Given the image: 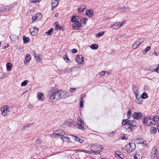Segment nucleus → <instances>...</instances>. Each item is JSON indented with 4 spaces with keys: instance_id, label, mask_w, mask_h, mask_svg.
<instances>
[{
    "instance_id": "nucleus-45",
    "label": "nucleus",
    "mask_w": 159,
    "mask_h": 159,
    "mask_svg": "<svg viewBox=\"0 0 159 159\" xmlns=\"http://www.w3.org/2000/svg\"><path fill=\"white\" fill-rule=\"evenodd\" d=\"M127 119H123L122 122V124L123 125H127Z\"/></svg>"
},
{
    "instance_id": "nucleus-10",
    "label": "nucleus",
    "mask_w": 159,
    "mask_h": 159,
    "mask_svg": "<svg viewBox=\"0 0 159 159\" xmlns=\"http://www.w3.org/2000/svg\"><path fill=\"white\" fill-rule=\"evenodd\" d=\"M81 24L80 23L79 21H77L73 24L72 27L74 30H78L81 26Z\"/></svg>"
},
{
    "instance_id": "nucleus-5",
    "label": "nucleus",
    "mask_w": 159,
    "mask_h": 159,
    "mask_svg": "<svg viewBox=\"0 0 159 159\" xmlns=\"http://www.w3.org/2000/svg\"><path fill=\"white\" fill-rule=\"evenodd\" d=\"M103 148L101 147V146L98 144H94L92 145L91 147V149L93 151V153L95 152L94 150L97 151L100 150L102 149Z\"/></svg>"
},
{
    "instance_id": "nucleus-32",
    "label": "nucleus",
    "mask_w": 159,
    "mask_h": 159,
    "mask_svg": "<svg viewBox=\"0 0 159 159\" xmlns=\"http://www.w3.org/2000/svg\"><path fill=\"white\" fill-rule=\"evenodd\" d=\"M63 58L64 60L67 63L71 62L70 61L69 59L67 54H65L63 56Z\"/></svg>"
},
{
    "instance_id": "nucleus-12",
    "label": "nucleus",
    "mask_w": 159,
    "mask_h": 159,
    "mask_svg": "<svg viewBox=\"0 0 159 159\" xmlns=\"http://www.w3.org/2000/svg\"><path fill=\"white\" fill-rule=\"evenodd\" d=\"M74 122L73 121H66L63 124V126L64 128H66L67 127H71L74 125Z\"/></svg>"
},
{
    "instance_id": "nucleus-64",
    "label": "nucleus",
    "mask_w": 159,
    "mask_h": 159,
    "mask_svg": "<svg viewBox=\"0 0 159 159\" xmlns=\"http://www.w3.org/2000/svg\"><path fill=\"white\" fill-rule=\"evenodd\" d=\"M8 47V45L7 46H4L3 47H2V48L3 49H6L7 47Z\"/></svg>"
},
{
    "instance_id": "nucleus-53",
    "label": "nucleus",
    "mask_w": 159,
    "mask_h": 159,
    "mask_svg": "<svg viewBox=\"0 0 159 159\" xmlns=\"http://www.w3.org/2000/svg\"><path fill=\"white\" fill-rule=\"evenodd\" d=\"M76 89L75 88H71L70 89V91L71 93H73L75 91Z\"/></svg>"
},
{
    "instance_id": "nucleus-39",
    "label": "nucleus",
    "mask_w": 159,
    "mask_h": 159,
    "mask_svg": "<svg viewBox=\"0 0 159 159\" xmlns=\"http://www.w3.org/2000/svg\"><path fill=\"white\" fill-rule=\"evenodd\" d=\"M104 31H101L97 34L96 35V37H99L101 36H102L104 34Z\"/></svg>"
},
{
    "instance_id": "nucleus-57",
    "label": "nucleus",
    "mask_w": 159,
    "mask_h": 159,
    "mask_svg": "<svg viewBox=\"0 0 159 159\" xmlns=\"http://www.w3.org/2000/svg\"><path fill=\"white\" fill-rule=\"evenodd\" d=\"M83 101H80V107H81L82 108H83Z\"/></svg>"
},
{
    "instance_id": "nucleus-33",
    "label": "nucleus",
    "mask_w": 159,
    "mask_h": 159,
    "mask_svg": "<svg viewBox=\"0 0 159 159\" xmlns=\"http://www.w3.org/2000/svg\"><path fill=\"white\" fill-rule=\"evenodd\" d=\"M98 48V45L96 44H92L90 46V48L92 49H97Z\"/></svg>"
},
{
    "instance_id": "nucleus-19",
    "label": "nucleus",
    "mask_w": 159,
    "mask_h": 159,
    "mask_svg": "<svg viewBox=\"0 0 159 159\" xmlns=\"http://www.w3.org/2000/svg\"><path fill=\"white\" fill-rule=\"evenodd\" d=\"M115 154L121 159H123L124 157V156L123 153L118 151H116L115 152Z\"/></svg>"
},
{
    "instance_id": "nucleus-20",
    "label": "nucleus",
    "mask_w": 159,
    "mask_h": 159,
    "mask_svg": "<svg viewBox=\"0 0 159 159\" xmlns=\"http://www.w3.org/2000/svg\"><path fill=\"white\" fill-rule=\"evenodd\" d=\"M38 98L39 100L43 101L44 99L43 94L40 92L38 93Z\"/></svg>"
},
{
    "instance_id": "nucleus-51",
    "label": "nucleus",
    "mask_w": 159,
    "mask_h": 159,
    "mask_svg": "<svg viewBox=\"0 0 159 159\" xmlns=\"http://www.w3.org/2000/svg\"><path fill=\"white\" fill-rule=\"evenodd\" d=\"M154 70L155 71L159 73V64L158 65L157 67L154 69Z\"/></svg>"
},
{
    "instance_id": "nucleus-34",
    "label": "nucleus",
    "mask_w": 159,
    "mask_h": 159,
    "mask_svg": "<svg viewBox=\"0 0 159 159\" xmlns=\"http://www.w3.org/2000/svg\"><path fill=\"white\" fill-rule=\"evenodd\" d=\"M53 30V28H51L48 31L46 32V34L48 36L50 35L52 33Z\"/></svg>"
},
{
    "instance_id": "nucleus-25",
    "label": "nucleus",
    "mask_w": 159,
    "mask_h": 159,
    "mask_svg": "<svg viewBox=\"0 0 159 159\" xmlns=\"http://www.w3.org/2000/svg\"><path fill=\"white\" fill-rule=\"evenodd\" d=\"M133 92L134 94H135L136 98L138 97V93L139 91L137 89L136 87H134L133 89Z\"/></svg>"
},
{
    "instance_id": "nucleus-29",
    "label": "nucleus",
    "mask_w": 159,
    "mask_h": 159,
    "mask_svg": "<svg viewBox=\"0 0 159 159\" xmlns=\"http://www.w3.org/2000/svg\"><path fill=\"white\" fill-rule=\"evenodd\" d=\"M140 43H139L138 42L136 41L135 43L133 44L132 48L134 49H136L138 47Z\"/></svg>"
},
{
    "instance_id": "nucleus-23",
    "label": "nucleus",
    "mask_w": 159,
    "mask_h": 159,
    "mask_svg": "<svg viewBox=\"0 0 159 159\" xmlns=\"http://www.w3.org/2000/svg\"><path fill=\"white\" fill-rule=\"evenodd\" d=\"M153 119L154 121H159V113H156L153 117Z\"/></svg>"
},
{
    "instance_id": "nucleus-49",
    "label": "nucleus",
    "mask_w": 159,
    "mask_h": 159,
    "mask_svg": "<svg viewBox=\"0 0 159 159\" xmlns=\"http://www.w3.org/2000/svg\"><path fill=\"white\" fill-rule=\"evenodd\" d=\"M88 19L87 18H83V20H81V21H82V23L83 24H86V21H87Z\"/></svg>"
},
{
    "instance_id": "nucleus-14",
    "label": "nucleus",
    "mask_w": 159,
    "mask_h": 159,
    "mask_svg": "<svg viewBox=\"0 0 159 159\" xmlns=\"http://www.w3.org/2000/svg\"><path fill=\"white\" fill-rule=\"evenodd\" d=\"M77 124L78 128L80 129H82L84 127L83 122L81 120H79L77 121Z\"/></svg>"
},
{
    "instance_id": "nucleus-16",
    "label": "nucleus",
    "mask_w": 159,
    "mask_h": 159,
    "mask_svg": "<svg viewBox=\"0 0 159 159\" xmlns=\"http://www.w3.org/2000/svg\"><path fill=\"white\" fill-rule=\"evenodd\" d=\"M86 8V6L85 5H80L78 8V12L80 13L81 12Z\"/></svg>"
},
{
    "instance_id": "nucleus-18",
    "label": "nucleus",
    "mask_w": 159,
    "mask_h": 159,
    "mask_svg": "<svg viewBox=\"0 0 159 159\" xmlns=\"http://www.w3.org/2000/svg\"><path fill=\"white\" fill-rule=\"evenodd\" d=\"M158 152L157 148L156 147H154L152 150L151 155H158Z\"/></svg>"
},
{
    "instance_id": "nucleus-11",
    "label": "nucleus",
    "mask_w": 159,
    "mask_h": 159,
    "mask_svg": "<svg viewBox=\"0 0 159 159\" xmlns=\"http://www.w3.org/2000/svg\"><path fill=\"white\" fill-rule=\"evenodd\" d=\"M78 64H81L84 61V58L82 55H78L77 56L75 60Z\"/></svg>"
},
{
    "instance_id": "nucleus-4",
    "label": "nucleus",
    "mask_w": 159,
    "mask_h": 159,
    "mask_svg": "<svg viewBox=\"0 0 159 159\" xmlns=\"http://www.w3.org/2000/svg\"><path fill=\"white\" fill-rule=\"evenodd\" d=\"M144 125H152L153 123L151 121V118L145 117L143 121Z\"/></svg>"
},
{
    "instance_id": "nucleus-3",
    "label": "nucleus",
    "mask_w": 159,
    "mask_h": 159,
    "mask_svg": "<svg viewBox=\"0 0 159 159\" xmlns=\"http://www.w3.org/2000/svg\"><path fill=\"white\" fill-rule=\"evenodd\" d=\"M2 113L3 116H5L8 115L10 112L9 110V106L5 105L2 107L1 109Z\"/></svg>"
},
{
    "instance_id": "nucleus-62",
    "label": "nucleus",
    "mask_w": 159,
    "mask_h": 159,
    "mask_svg": "<svg viewBox=\"0 0 159 159\" xmlns=\"http://www.w3.org/2000/svg\"><path fill=\"white\" fill-rule=\"evenodd\" d=\"M33 106L32 105L30 104L28 105V107L29 108H32L33 107Z\"/></svg>"
},
{
    "instance_id": "nucleus-35",
    "label": "nucleus",
    "mask_w": 159,
    "mask_h": 159,
    "mask_svg": "<svg viewBox=\"0 0 159 159\" xmlns=\"http://www.w3.org/2000/svg\"><path fill=\"white\" fill-rule=\"evenodd\" d=\"M23 39L24 42L25 43H28L30 40L29 37H26L25 36H23Z\"/></svg>"
},
{
    "instance_id": "nucleus-27",
    "label": "nucleus",
    "mask_w": 159,
    "mask_h": 159,
    "mask_svg": "<svg viewBox=\"0 0 159 159\" xmlns=\"http://www.w3.org/2000/svg\"><path fill=\"white\" fill-rule=\"evenodd\" d=\"M12 65L10 62H8L6 64L7 70L8 71H10L11 69Z\"/></svg>"
},
{
    "instance_id": "nucleus-54",
    "label": "nucleus",
    "mask_w": 159,
    "mask_h": 159,
    "mask_svg": "<svg viewBox=\"0 0 159 159\" xmlns=\"http://www.w3.org/2000/svg\"><path fill=\"white\" fill-rule=\"evenodd\" d=\"M128 129H130V131H131L132 130V128L133 126V125H128Z\"/></svg>"
},
{
    "instance_id": "nucleus-15",
    "label": "nucleus",
    "mask_w": 159,
    "mask_h": 159,
    "mask_svg": "<svg viewBox=\"0 0 159 159\" xmlns=\"http://www.w3.org/2000/svg\"><path fill=\"white\" fill-rule=\"evenodd\" d=\"M71 136L72 137V139H73L75 141H76L79 143H82L84 141V140L78 137L77 136L73 135H71Z\"/></svg>"
},
{
    "instance_id": "nucleus-41",
    "label": "nucleus",
    "mask_w": 159,
    "mask_h": 159,
    "mask_svg": "<svg viewBox=\"0 0 159 159\" xmlns=\"http://www.w3.org/2000/svg\"><path fill=\"white\" fill-rule=\"evenodd\" d=\"M148 97V95L147 93L145 92L143 93L141 95V97L143 99H146Z\"/></svg>"
},
{
    "instance_id": "nucleus-42",
    "label": "nucleus",
    "mask_w": 159,
    "mask_h": 159,
    "mask_svg": "<svg viewBox=\"0 0 159 159\" xmlns=\"http://www.w3.org/2000/svg\"><path fill=\"white\" fill-rule=\"evenodd\" d=\"M58 132H59L60 136H62L64 135L65 134V132L63 130H59L58 131Z\"/></svg>"
},
{
    "instance_id": "nucleus-21",
    "label": "nucleus",
    "mask_w": 159,
    "mask_h": 159,
    "mask_svg": "<svg viewBox=\"0 0 159 159\" xmlns=\"http://www.w3.org/2000/svg\"><path fill=\"white\" fill-rule=\"evenodd\" d=\"M10 38L11 40L12 41H15L18 39V37L14 34H11L10 36Z\"/></svg>"
},
{
    "instance_id": "nucleus-55",
    "label": "nucleus",
    "mask_w": 159,
    "mask_h": 159,
    "mask_svg": "<svg viewBox=\"0 0 159 159\" xmlns=\"http://www.w3.org/2000/svg\"><path fill=\"white\" fill-rule=\"evenodd\" d=\"M71 51L72 52V53H75L77 52V50L76 49L74 48L71 50Z\"/></svg>"
},
{
    "instance_id": "nucleus-24",
    "label": "nucleus",
    "mask_w": 159,
    "mask_h": 159,
    "mask_svg": "<svg viewBox=\"0 0 159 159\" xmlns=\"http://www.w3.org/2000/svg\"><path fill=\"white\" fill-rule=\"evenodd\" d=\"M150 132L152 134H155L157 131V129L156 128L154 127H152L150 129Z\"/></svg>"
},
{
    "instance_id": "nucleus-31",
    "label": "nucleus",
    "mask_w": 159,
    "mask_h": 159,
    "mask_svg": "<svg viewBox=\"0 0 159 159\" xmlns=\"http://www.w3.org/2000/svg\"><path fill=\"white\" fill-rule=\"evenodd\" d=\"M150 49L151 47L150 46H147L144 50L143 51V54L146 53L148 52L150 50Z\"/></svg>"
},
{
    "instance_id": "nucleus-46",
    "label": "nucleus",
    "mask_w": 159,
    "mask_h": 159,
    "mask_svg": "<svg viewBox=\"0 0 159 159\" xmlns=\"http://www.w3.org/2000/svg\"><path fill=\"white\" fill-rule=\"evenodd\" d=\"M132 111V110L131 109H129L127 113V116L128 117V118H129L130 117V116L131 115V112Z\"/></svg>"
},
{
    "instance_id": "nucleus-30",
    "label": "nucleus",
    "mask_w": 159,
    "mask_h": 159,
    "mask_svg": "<svg viewBox=\"0 0 159 159\" xmlns=\"http://www.w3.org/2000/svg\"><path fill=\"white\" fill-rule=\"evenodd\" d=\"M35 60L36 61L38 62H41L42 61V59L40 57L39 55V54L37 55V56L35 58Z\"/></svg>"
},
{
    "instance_id": "nucleus-59",
    "label": "nucleus",
    "mask_w": 159,
    "mask_h": 159,
    "mask_svg": "<svg viewBox=\"0 0 159 159\" xmlns=\"http://www.w3.org/2000/svg\"><path fill=\"white\" fill-rule=\"evenodd\" d=\"M29 126H30L29 125H27L26 126H25L23 127V130L25 129L26 128L29 127Z\"/></svg>"
},
{
    "instance_id": "nucleus-40",
    "label": "nucleus",
    "mask_w": 159,
    "mask_h": 159,
    "mask_svg": "<svg viewBox=\"0 0 159 159\" xmlns=\"http://www.w3.org/2000/svg\"><path fill=\"white\" fill-rule=\"evenodd\" d=\"M144 41V39L143 38H139L137 41V42H138V43H140V44L143 43Z\"/></svg>"
},
{
    "instance_id": "nucleus-22",
    "label": "nucleus",
    "mask_w": 159,
    "mask_h": 159,
    "mask_svg": "<svg viewBox=\"0 0 159 159\" xmlns=\"http://www.w3.org/2000/svg\"><path fill=\"white\" fill-rule=\"evenodd\" d=\"M30 60L31 57L30 55L29 54H27L26 57L25 58V59L24 60L25 64H26L25 63L28 62L30 61Z\"/></svg>"
},
{
    "instance_id": "nucleus-36",
    "label": "nucleus",
    "mask_w": 159,
    "mask_h": 159,
    "mask_svg": "<svg viewBox=\"0 0 159 159\" xmlns=\"http://www.w3.org/2000/svg\"><path fill=\"white\" fill-rule=\"evenodd\" d=\"M77 17H78V16H72L71 17V21L72 22H75L76 21V20H77Z\"/></svg>"
},
{
    "instance_id": "nucleus-48",
    "label": "nucleus",
    "mask_w": 159,
    "mask_h": 159,
    "mask_svg": "<svg viewBox=\"0 0 159 159\" xmlns=\"http://www.w3.org/2000/svg\"><path fill=\"white\" fill-rule=\"evenodd\" d=\"M134 121L133 120H129L127 119L128 125H133V123Z\"/></svg>"
},
{
    "instance_id": "nucleus-37",
    "label": "nucleus",
    "mask_w": 159,
    "mask_h": 159,
    "mask_svg": "<svg viewBox=\"0 0 159 159\" xmlns=\"http://www.w3.org/2000/svg\"><path fill=\"white\" fill-rule=\"evenodd\" d=\"M136 102L138 104H140L142 102V98H139L138 96V97L136 98Z\"/></svg>"
},
{
    "instance_id": "nucleus-63",
    "label": "nucleus",
    "mask_w": 159,
    "mask_h": 159,
    "mask_svg": "<svg viewBox=\"0 0 159 159\" xmlns=\"http://www.w3.org/2000/svg\"><path fill=\"white\" fill-rule=\"evenodd\" d=\"M55 17H58L59 16L58 13H56L55 15Z\"/></svg>"
},
{
    "instance_id": "nucleus-43",
    "label": "nucleus",
    "mask_w": 159,
    "mask_h": 159,
    "mask_svg": "<svg viewBox=\"0 0 159 159\" xmlns=\"http://www.w3.org/2000/svg\"><path fill=\"white\" fill-rule=\"evenodd\" d=\"M152 159H158V155H151Z\"/></svg>"
},
{
    "instance_id": "nucleus-8",
    "label": "nucleus",
    "mask_w": 159,
    "mask_h": 159,
    "mask_svg": "<svg viewBox=\"0 0 159 159\" xmlns=\"http://www.w3.org/2000/svg\"><path fill=\"white\" fill-rule=\"evenodd\" d=\"M30 32L32 35L35 36L38 33V29L35 27H32L30 29Z\"/></svg>"
},
{
    "instance_id": "nucleus-1",
    "label": "nucleus",
    "mask_w": 159,
    "mask_h": 159,
    "mask_svg": "<svg viewBox=\"0 0 159 159\" xmlns=\"http://www.w3.org/2000/svg\"><path fill=\"white\" fill-rule=\"evenodd\" d=\"M68 95L66 91L63 90H57L55 88H52L49 90L48 94L51 102H56L62 98L67 97Z\"/></svg>"
},
{
    "instance_id": "nucleus-52",
    "label": "nucleus",
    "mask_w": 159,
    "mask_h": 159,
    "mask_svg": "<svg viewBox=\"0 0 159 159\" xmlns=\"http://www.w3.org/2000/svg\"><path fill=\"white\" fill-rule=\"evenodd\" d=\"M106 72H107V71H102L99 73V75L101 76H103L106 74Z\"/></svg>"
},
{
    "instance_id": "nucleus-58",
    "label": "nucleus",
    "mask_w": 159,
    "mask_h": 159,
    "mask_svg": "<svg viewBox=\"0 0 159 159\" xmlns=\"http://www.w3.org/2000/svg\"><path fill=\"white\" fill-rule=\"evenodd\" d=\"M30 1L31 2L34 3H35L37 2H39V0H34L33 1L31 0Z\"/></svg>"
},
{
    "instance_id": "nucleus-13",
    "label": "nucleus",
    "mask_w": 159,
    "mask_h": 159,
    "mask_svg": "<svg viewBox=\"0 0 159 159\" xmlns=\"http://www.w3.org/2000/svg\"><path fill=\"white\" fill-rule=\"evenodd\" d=\"M85 14L89 17H92L93 15V11L91 9L87 10L86 11Z\"/></svg>"
},
{
    "instance_id": "nucleus-50",
    "label": "nucleus",
    "mask_w": 159,
    "mask_h": 159,
    "mask_svg": "<svg viewBox=\"0 0 159 159\" xmlns=\"http://www.w3.org/2000/svg\"><path fill=\"white\" fill-rule=\"evenodd\" d=\"M144 90L145 91H147L149 89V87L148 85H145L143 88Z\"/></svg>"
},
{
    "instance_id": "nucleus-6",
    "label": "nucleus",
    "mask_w": 159,
    "mask_h": 159,
    "mask_svg": "<svg viewBox=\"0 0 159 159\" xmlns=\"http://www.w3.org/2000/svg\"><path fill=\"white\" fill-rule=\"evenodd\" d=\"M120 23L121 22H116L111 26V27H113L114 29H118L122 26L123 25H124L125 24L124 22L121 23Z\"/></svg>"
},
{
    "instance_id": "nucleus-9",
    "label": "nucleus",
    "mask_w": 159,
    "mask_h": 159,
    "mask_svg": "<svg viewBox=\"0 0 159 159\" xmlns=\"http://www.w3.org/2000/svg\"><path fill=\"white\" fill-rule=\"evenodd\" d=\"M142 114L141 112H134L133 114V116L134 119L139 120L140 119L142 116Z\"/></svg>"
},
{
    "instance_id": "nucleus-44",
    "label": "nucleus",
    "mask_w": 159,
    "mask_h": 159,
    "mask_svg": "<svg viewBox=\"0 0 159 159\" xmlns=\"http://www.w3.org/2000/svg\"><path fill=\"white\" fill-rule=\"evenodd\" d=\"M28 82V81L27 80H25L23 82H22L21 83V86H24L27 85Z\"/></svg>"
},
{
    "instance_id": "nucleus-7",
    "label": "nucleus",
    "mask_w": 159,
    "mask_h": 159,
    "mask_svg": "<svg viewBox=\"0 0 159 159\" xmlns=\"http://www.w3.org/2000/svg\"><path fill=\"white\" fill-rule=\"evenodd\" d=\"M42 17V15L40 14V13H37L35 16H33L32 17V20H33L32 22L33 21L35 20L38 21L40 20Z\"/></svg>"
},
{
    "instance_id": "nucleus-2",
    "label": "nucleus",
    "mask_w": 159,
    "mask_h": 159,
    "mask_svg": "<svg viewBox=\"0 0 159 159\" xmlns=\"http://www.w3.org/2000/svg\"><path fill=\"white\" fill-rule=\"evenodd\" d=\"M135 148V143L132 141L127 144L125 147V149L127 152H130L134 151Z\"/></svg>"
},
{
    "instance_id": "nucleus-61",
    "label": "nucleus",
    "mask_w": 159,
    "mask_h": 159,
    "mask_svg": "<svg viewBox=\"0 0 159 159\" xmlns=\"http://www.w3.org/2000/svg\"><path fill=\"white\" fill-rule=\"evenodd\" d=\"M61 139L62 140H63V139H66V137L65 136H62L61 137Z\"/></svg>"
},
{
    "instance_id": "nucleus-17",
    "label": "nucleus",
    "mask_w": 159,
    "mask_h": 159,
    "mask_svg": "<svg viewBox=\"0 0 159 159\" xmlns=\"http://www.w3.org/2000/svg\"><path fill=\"white\" fill-rule=\"evenodd\" d=\"M60 0H52V5L53 6V7H55L57 6Z\"/></svg>"
},
{
    "instance_id": "nucleus-26",
    "label": "nucleus",
    "mask_w": 159,
    "mask_h": 159,
    "mask_svg": "<svg viewBox=\"0 0 159 159\" xmlns=\"http://www.w3.org/2000/svg\"><path fill=\"white\" fill-rule=\"evenodd\" d=\"M58 22H56L55 23V24H56V25L55 28V30H57L58 29L63 30V27L60 26L58 24Z\"/></svg>"
},
{
    "instance_id": "nucleus-38",
    "label": "nucleus",
    "mask_w": 159,
    "mask_h": 159,
    "mask_svg": "<svg viewBox=\"0 0 159 159\" xmlns=\"http://www.w3.org/2000/svg\"><path fill=\"white\" fill-rule=\"evenodd\" d=\"M9 9V8L8 6L6 7L3 8H0V12L1 11L5 12L7 11Z\"/></svg>"
},
{
    "instance_id": "nucleus-56",
    "label": "nucleus",
    "mask_w": 159,
    "mask_h": 159,
    "mask_svg": "<svg viewBox=\"0 0 159 159\" xmlns=\"http://www.w3.org/2000/svg\"><path fill=\"white\" fill-rule=\"evenodd\" d=\"M52 135H55V136H56V135H59L60 136V134H59V132H58V131H57V132L56 133H54L52 134Z\"/></svg>"
},
{
    "instance_id": "nucleus-47",
    "label": "nucleus",
    "mask_w": 159,
    "mask_h": 159,
    "mask_svg": "<svg viewBox=\"0 0 159 159\" xmlns=\"http://www.w3.org/2000/svg\"><path fill=\"white\" fill-rule=\"evenodd\" d=\"M134 158L135 159H141V156L137 154H135V156L134 157Z\"/></svg>"
},
{
    "instance_id": "nucleus-60",
    "label": "nucleus",
    "mask_w": 159,
    "mask_h": 159,
    "mask_svg": "<svg viewBox=\"0 0 159 159\" xmlns=\"http://www.w3.org/2000/svg\"><path fill=\"white\" fill-rule=\"evenodd\" d=\"M127 139V138L126 137L125 135H124L122 137H121V139H124V140H125V139Z\"/></svg>"
},
{
    "instance_id": "nucleus-28",
    "label": "nucleus",
    "mask_w": 159,
    "mask_h": 159,
    "mask_svg": "<svg viewBox=\"0 0 159 159\" xmlns=\"http://www.w3.org/2000/svg\"><path fill=\"white\" fill-rule=\"evenodd\" d=\"M120 9H123V10L127 14H129L130 12V10L129 8L125 7H123L121 8H119V10Z\"/></svg>"
}]
</instances>
